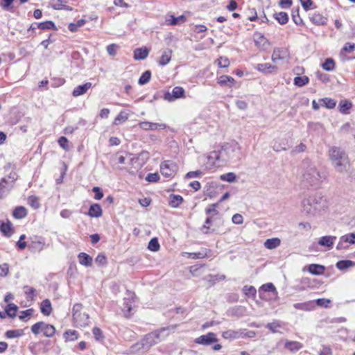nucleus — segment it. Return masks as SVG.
Wrapping results in <instances>:
<instances>
[{
    "mask_svg": "<svg viewBox=\"0 0 355 355\" xmlns=\"http://www.w3.org/2000/svg\"><path fill=\"white\" fill-rule=\"evenodd\" d=\"M18 175L16 172L11 171L9 175L3 177L0 180V199L6 197L14 187Z\"/></svg>",
    "mask_w": 355,
    "mask_h": 355,
    "instance_id": "4",
    "label": "nucleus"
},
{
    "mask_svg": "<svg viewBox=\"0 0 355 355\" xmlns=\"http://www.w3.org/2000/svg\"><path fill=\"white\" fill-rule=\"evenodd\" d=\"M63 337L66 342L74 341L78 338V333L76 330L69 329L63 334Z\"/></svg>",
    "mask_w": 355,
    "mask_h": 355,
    "instance_id": "28",
    "label": "nucleus"
},
{
    "mask_svg": "<svg viewBox=\"0 0 355 355\" xmlns=\"http://www.w3.org/2000/svg\"><path fill=\"white\" fill-rule=\"evenodd\" d=\"M322 105L327 109H333L336 105V101L329 98H324L321 99Z\"/></svg>",
    "mask_w": 355,
    "mask_h": 355,
    "instance_id": "44",
    "label": "nucleus"
},
{
    "mask_svg": "<svg viewBox=\"0 0 355 355\" xmlns=\"http://www.w3.org/2000/svg\"><path fill=\"white\" fill-rule=\"evenodd\" d=\"M22 335H23V331L21 329L8 330L6 332V336L8 338H17Z\"/></svg>",
    "mask_w": 355,
    "mask_h": 355,
    "instance_id": "49",
    "label": "nucleus"
},
{
    "mask_svg": "<svg viewBox=\"0 0 355 355\" xmlns=\"http://www.w3.org/2000/svg\"><path fill=\"white\" fill-rule=\"evenodd\" d=\"M352 108V103L347 99L341 100L338 104V110L343 114H348Z\"/></svg>",
    "mask_w": 355,
    "mask_h": 355,
    "instance_id": "14",
    "label": "nucleus"
},
{
    "mask_svg": "<svg viewBox=\"0 0 355 355\" xmlns=\"http://www.w3.org/2000/svg\"><path fill=\"white\" fill-rule=\"evenodd\" d=\"M232 222L236 225H241L243 223V218L240 214H235L232 216Z\"/></svg>",
    "mask_w": 355,
    "mask_h": 355,
    "instance_id": "61",
    "label": "nucleus"
},
{
    "mask_svg": "<svg viewBox=\"0 0 355 355\" xmlns=\"http://www.w3.org/2000/svg\"><path fill=\"white\" fill-rule=\"evenodd\" d=\"M128 119V115L123 112H121L115 118L114 121V125L121 124L125 121H126Z\"/></svg>",
    "mask_w": 355,
    "mask_h": 355,
    "instance_id": "50",
    "label": "nucleus"
},
{
    "mask_svg": "<svg viewBox=\"0 0 355 355\" xmlns=\"http://www.w3.org/2000/svg\"><path fill=\"white\" fill-rule=\"evenodd\" d=\"M293 306L295 309L302 310L304 311H310L315 309V303L313 301L295 303L293 304Z\"/></svg>",
    "mask_w": 355,
    "mask_h": 355,
    "instance_id": "16",
    "label": "nucleus"
},
{
    "mask_svg": "<svg viewBox=\"0 0 355 355\" xmlns=\"http://www.w3.org/2000/svg\"><path fill=\"white\" fill-rule=\"evenodd\" d=\"M31 331L35 335L42 333L45 337L51 338L55 334V328L52 324L40 321L32 325Z\"/></svg>",
    "mask_w": 355,
    "mask_h": 355,
    "instance_id": "6",
    "label": "nucleus"
},
{
    "mask_svg": "<svg viewBox=\"0 0 355 355\" xmlns=\"http://www.w3.org/2000/svg\"><path fill=\"white\" fill-rule=\"evenodd\" d=\"M274 17L282 24H286L288 21V16L285 12H279L274 15Z\"/></svg>",
    "mask_w": 355,
    "mask_h": 355,
    "instance_id": "37",
    "label": "nucleus"
},
{
    "mask_svg": "<svg viewBox=\"0 0 355 355\" xmlns=\"http://www.w3.org/2000/svg\"><path fill=\"white\" fill-rule=\"evenodd\" d=\"M266 328H268L272 333H278L279 328L282 327V322L279 320H274L272 322L268 323L266 324Z\"/></svg>",
    "mask_w": 355,
    "mask_h": 355,
    "instance_id": "36",
    "label": "nucleus"
},
{
    "mask_svg": "<svg viewBox=\"0 0 355 355\" xmlns=\"http://www.w3.org/2000/svg\"><path fill=\"white\" fill-rule=\"evenodd\" d=\"M326 207V199L320 194L309 196L302 201V211L309 216H316Z\"/></svg>",
    "mask_w": 355,
    "mask_h": 355,
    "instance_id": "2",
    "label": "nucleus"
},
{
    "mask_svg": "<svg viewBox=\"0 0 355 355\" xmlns=\"http://www.w3.org/2000/svg\"><path fill=\"white\" fill-rule=\"evenodd\" d=\"M146 343L141 340L139 342L132 345L130 349L133 353H144L149 350V348L147 347H146Z\"/></svg>",
    "mask_w": 355,
    "mask_h": 355,
    "instance_id": "20",
    "label": "nucleus"
},
{
    "mask_svg": "<svg viewBox=\"0 0 355 355\" xmlns=\"http://www.w3.org/2000/svg\"><path fill=\"white\" fill-rule=\"evenodd\" d=\"M95 262L98 265L103 266L107 263V259L103 254H100L96 257Z\"/></svg>",
    "mask_w": 355,
    "mask_h": 355,
    "instance_id": "58",
    "label": "nucleus"
},
{
    "mask_svg": "<svg viewBox=\"0 0 355 355\" xmlns=\"http://www.w3.org/2000/svg\"><path fill=\"white\" fill-rule=\"evenodd\" d=\"M220 179L223 181H226L228 182H234L236 180V175L234 173L229 172V173L221 175L220 176Z\"/></svg>",
    "mask_w": 355,
    "mask_h": 355,
    "instance_id": "45",
    "label": "nucleus"
},
{
    "mask_svg": "<svg viewBox=\"0 0 355 355\" xmlns=\"http://www.w3.org/2000/svg\"><path fill=\"white\" fill-rule=\"evenodd\" d=\"M159 243L157 238H153L148 243V248L152 252H157L159 249Z\"/></svg>",
    "mask_w": 355,
    "mask_h": 355,
    "instance_id": "43",
    "label": "nucleus"
},
{
    "mask_svg": "<svg viewBox=\"0 0 355 355\" xmlns=\"http://www.w3.org/2000/svg\"><path fill=\"white\" fill-rule=\"evenodd\" d=\"M184 96V89L182 87H175L172 93L167 92L164 95V98L169 102Z\"/></svg>",
    "mask_w": 355,
    "mask_h": 355,
    "instance_id": "11",
    "label": "nucleus"
},
{
    "mask_svg": "<svg viewBox=\"0 0 355 355\" xmlns=\"http://www.w3.org/2000/svg\"><path fill=\"white\" fill-rule=\"evenodd\" d=\"M331 302L329 300L324 298L318 299L315 302H314L315 305L317 304L319 306L327 307L328 304Z\"/></svg>",
    "mask_w": 355,
    "mask_h": 355,
    "instance_id": "60",
    "label": "nucleus"
},
{
    "mask_svg": "<svg viewBox=\"0 0 355 355\" xmlns=\"http://www.w3.org/2000/svg\"><path fill=\"white\" fill-rule=\"evenodd\" d=\"M148 53L147 48H138L134 51V58L136 60H144L148 55Z\"/></svg>",
    "mask_w": 355,
    "mask_h": 355,
    "instance_id": "21",
    "label": "nucleus"
},
{
    "mask_svg": "<svg viewBox=\"0 0 355 355\" xmlns=\"http://www.w3.org/2000/svg\"><path fill=\"white\" fill-rule=\"evenodd\" d=\"M40 311L44 315H49L52 311L51 303L49 300L46 299L41 303Z\"/></svg>",
    "mask_w": 355,
    "mask_h": 355,
    "instance_id": "22",
    "label": "nucleus"
},
{
    "mask_svg": "<svg viewBox=\"0 0 355 355\" xmlns=\"http://www.w3.org/2000/svg\"><path fill=\"white\" fill-rule=\"evenodd\" d=\"M128 297H125L123 299V304L122 307V311L123 313L124 317L126 318H129L132 315V305L134 303L133 300V293H128Z\"/></svg>",
    "mask_w": 355,
    "mask_h": 355,
    "instance_id": "9",
    "label": "nucleus"
},
{
    "mask_svg": "<svg viewBox=\"0 0 355 355\" xmlns=\"http://www.w3.org/2000/svg\"><path fill=\"white\" fill-rule=\"evenodd\" d=\"M256 69L263 73H270L272 71H276L277 67L275 65H272L270 63L258 64Z\"/></svg>",
    "mask_w": 355,
    "mask_h": 355,
    "instance_id": "18",
    "label": "nucleus"
},
{
    "mask_svg": "<svg viewBox=\"0 0 355 355\" xmlns=\"http://www.w3.org/2000/svg\"><path fill=\"white\" fill-rule=\"evenodd\" d=\"M28 204L34 209H38L40 207L39 198L35 196L28 197Z\"/></svg>",
    "mask_w": 355,
    "mask_h": 355,
    "instance_id": "51",
    "label": "nucleus"
},
{
    "mask_svg": "<svg viewBox=\"0 0 355 355\" xmlns=\"http://www.w3.org/2000/svg\"><path fill=\"white\" fill-rule=\"evenodd\" d=\"M37 27L42 30L56 29L54 23L51 21H46L44 22L39 23L37 24Z\"/></svg>",
    "mask_w": 355,
    "mask_h": 355,
    "instance_id": "39",
    "label": "nucleus"
},
{
    "mask_svg": "<svg viewBox=\"0 0 355 355\" xmlns=\"http://www.w3.org/2000/svg\"><path fill=\"white\" fill-rule=\"evenodd\" d=\"M183 202V198L180 195L171 194L169 197V205L171 207L177 208Z\"/></svg>",
    "mask_w": 355,
    "mask_h": 355,
    "instance_id": "25",
    "label": "nucleus"
},
{
    "mask_svg": "<svg viewBox=\"0 0 355 355\" xmlns=\"http://www.w3.org/2000/svg\"><path fill=\"white\" fill-rule=\"evenodd\" d=\"M292 19L294 23L297 25H302L303 24V21L300 16L299 8L293 9L291 13Z\"/></svg>",
    "mask_w": 355,
    "mask_h": 355,
    "instance_id": "46",
    "label": "nucleus"
},
{
    "mask_svg": "<svg viewBox=\"0 0 355 355\" xmlns=\"http://www.w3.org/2000/svg\"><path fill=\"white\" fill-rule=\"evenodd\" d=\"M322 67L325 71H332L335 67V62L332 58H327L324 62L322 64Z\"/></svg>",
    "mask_w": 355,
    "mask_h": 355,
    "instance_id": "40",
    "label": "nucleus"
},
{
    "mask_svg": "<svg viewBox=\"0 0 355 355\" xmlns=\"http://www.w3.org/2000/svg\"><path fill=\"white\" fill-rule=\"evenodd\" d=\"M309 82V78L304 76H297L294 78V84L297 87H302L307 85Z\"/></svg>",
    "mask_w": 355,
    "mask_h": 355,
    "instance_id": "38",
    "label": "nucleus"
},
{
    "mask_svg": "<svg viewBox=\"0 0 355 355\" xmlns=\"http://www.w3.org/2000/svg\"><path fill=\"white\" fill-rule=\"evenodd\" d=\"M171 53H172L171 50H169V49L165 50L163 52V53L160 58V60L159 61V64L162 65V66L167 64L171 59Z\"/></svg>",
    "mask_w": 355,
    "mask_h": 355,
    "instance_id": "34",
    "label": "nucleus"
},
{
    "mask_svg": "<svg viewBox=\"0 0 355 355\" xmlns=\"http://www.w3.org/2000/svg\"><path fill=\"white\" fill-rule=\"evenodd\" d=\"M349 243H347V237L341 236L336 248L338 250L346 249L349 247Z\"/></svg>",
    "mask_w": 355,
    "mask_h": 355,
    "instance_id": "54",
    "label": "nucleus"
},
{
    "mask_svg": "<svg viewBox=\"0 0 355 355\" xmlns=\"http://www.w3.org/2000/svg\"><path fill=\"white\" fill-rule=\"evenodd\" d=\"M306 268H304L303 270H305ZM325 268H307V270L314 275H322L324 272Z\"/></svg>",
    "mask_w": 355,
    "mask_h": 355,
    "instance_id": "53",
    "label": "nucleus"
},
{
    "mask_svg": "<svg viewBox=\"0 0 355 355\" xmlns=\"http://www.w3.org/2000/svg\"><path fill=\"white\" fill-rule=\"evenodd\" d=\"M329 157L331 164L340 173L345 171L349 165L347 155L344 150L339 147H331L329 150Z\"/></svg>",
    "mask_w": 355,
    "mask_h": 355,
    "instance_id": "3",
    "label": "nucleus"
},
{
    "mask_svg": "<svg viewBox=\"0 0 355 355\" xmlns=\"http://www.w3.org/2000/svg\"><path fill=\"white\" fill-rule=\"evenodd\" d=\"M281 243V241L278 238L268 239L264 242V246L267 249H275L278 247Z\"/></svg>",
    "mask_w": 355,
    "mask_h": 355,
    "instance_id": "30",
    "label": "nucleus"
},
{
    "mask_svg": "<svg viewBox=\"0 0 355 355\" xmlns=\"http://www.w3.org/2000/svg\"><path fill=\"white\" fill-rule=\"evenodd\" d=\"M243 291L246 295L254 296L257 293L255 288L252 286H245Z\"/></svg>",
    "mask_w": 355,
    "mask_h": 355,
    "instance_id": "55",
    "label": "nucleus"
},
{
    "mask_svg": "<svg viewBox=\"0 0 355 355\" xmlns=\"http://www.w3.org/2000/svg\"><path fill=\"white\" fill-rule=\"evenodd\" d=\"M23 289H24V292L27 295V297L30 298L31 300H33L36 296L35 289L29 286H24Z\"/></svg>",
    "mask_w": 355,
    "mask_h": 355,
    "instance_id": "42",
    "label": "nucleus"
},
{
    "mask_svg": "<svg viewBox=\"0 0 355 355\" xmlns=\"http://www.w3.org/2000/svg\"><path fill=\"white\" fill-rule=\"evenodd\" d=\"M17 310V306L13 303L8 304L5 308V311L7 314V316L12 318L16 316Z\"/></svg>",
    "mask_w": 355,
    "mask_h": 355,
    "instance_id": "35",
    "label": "nucleus"
},
{
    "mask_svg": "<svg viewBox=\"0 0 355 355\" xmlns=\"http://www.w3.org/2000/svg\"><path fill=\"white\" fill-rule=\"evenodd\" d=\"M177 325H171L166 327L160 328L153 332L146 334L141 340L146 343V347L149 349L156 345L160 340V335L165 331H175Z\"/></svg>",
    "mask_w": 355,
    "mask_h": 355,
    "instance_id": "5",
    "label": "nucleus"
},
{
    "mask_svg": "<svg viewBox=\"0 0 355 355\" xmlns=\"http://www.w3.org/2000/svg\"><path fill=\"white\" fill-rule=\"evenodd\" d=\"M262 291L277 293L276 288L272 283H267L262 285L260 287L259 292L261 293Z\"/></svg>",
    "mask_w": 355,
    "mask_h": 355,
    "instance_id": "48",
    "label": "nucleus"
},
{
    "mask_svg": "<svg viewBox=\"0 0 355 355\" xmlns=\"http://www.w3.org/2000/svg\"><path fill=\"white\" fill-rule=\"evenodd\" d=\"M311 21L316 25H324L327 22V18L319 13H315L311 17Z\"/></svg>",
    "mask_w": 355,
    "mask_h": 355,
    "instance_id": "33",
    "label": "nucleus"
},
{
    "mask_svg": "<svg viewBox=\"0 0 355 355\" xmlns=\"http://www.w3.org/2000/svg\"><path fill=\"white\" fill-rule=\"evenodd\" d=\"M302 178L304 184L318 188L326 180L327 175L318 168L315 163L305 159L302 163Z\"/></svg>",
    "mask_w": 355,
    "mask_h": 355,
    "instance_id": "1",
    "label": "nucleus"
},
{
    "mask_svg": "<svg viewBox=\"0 0 355 355\" xmlns=\"http://www.w3.org/2000/svg\"><path fill=\"white\" fill-rule=\"evenodd\" d=\"M177 170V164L170 160L164 161L160 165V171L166 178H171L174 176Z\"/></svg>",
    "mask_w": 355,
    "mask_h": 355,
    "instance_id": "8",
    "label": "nucleus"
},
{
    "mask_svg": "<svg viewBox=\"0 0 355 355\" xmlns=\"http://www.w3.org/2000/svg\"><path fill=\"white\" fill-rule=\"evenodd\" d=\"M15 0H2L0 1V7H1L4 10L7 11H13L12 3Z\"/></svg>",
    "mask_w": 355,
    "mask_h": 355,
    "instance_id": "47",
    "label": "nucleus"
},
{
    "mask_svg": "<svg viewBox=\"0 0 355 355\" xmlns=\"http://www.w3.org/2000/svg\"><path fill=\"white\" fill-rule=\"evenodd\" d=\"M103 214L101 207L98 204H92L87 212V215L92 218L101 217Z\"/></svg>",
    "mask_w": 355,
    "mask_h": 355,
    "instance_id": "15",
    "label": "nucleus"
},
{
    "mask_svg": "<svg viewBox=\"0 0 355 355\" xmlns=\"http://www.w3.org/2000/svg\"><path fill=\"white\" fill-rule=\"evenodd\" d=\"M78 261L80 264L89 266L92 265V258L87 254L85 252H80L78 256Z\"/></svg>",
    "mask_w": 355,
    "mask_h": 355,
    "instance_id": "24",
    "label": "nucleus"
},
{
    "mask_svg": "<svg viewBox=\"0 0 355 355\" xmlns=\"http://www.w3.org/2000/svg\"><path fill=\"white\" fill-rule=\"evenodd\" d=\"M83 305L80 303H76L72 308V315L74 322L81 327L88 325L89 317L86 313H81Z\"/></svg>",
    "mask_w": 355,
    "mask_h": 355,
    "instance_id": "7",
    "label": "nucleus"
},
{
    "mask_svg": "<svg viewBox=\"0 0 355 355\" xmlns=\"http://www.w3.org/2000/svg\"><path fill=\"white\" fill-rule=\"evenodd\" d=\"M218 64L220 67L225 68L230 65V60L227 58L220 57L218 59Z\"/></svg>",
    "mask_w": 355,
    "mask_h": 355,
    "instance_id": "57",
    "label": "nucleus"
},
{
    "mask_svg": "<svg viewBox=\"0 0 355 355\" xmlns=\"http://www.w3.org/2000/svg\"><path fill=\"white\" fill-rule=\"evenodd\" d=\"M218 83L221 86H228L230 87L234 83V79L232 76L224 75L219 78Z\"/></svg>",
    "mask_w": 355,
    "mask_h": 355,
    "instance_id": "31",
    "label": "nucleus"
},
{
    "mask_svg": "<svg viewBox=\"0 0 355 355\" xmlns=\"http://www.w3.org/2000/svg\"><path fill=\"white\" fill-rule=\"evenodd\" d=\"M241 335H242V333H241L240 331H234V330H232V329L225 331L223 332V334H222L223 337L225 339H236V338L242 337Z\"/></svg>",
    "mask_w": 355,
    "mask_h": 355,
    "instance_id": "27",
    "label": "nucleus"
},
{
    "mask_svg": "<svg viewBox=\"0 0 355 355\" xmlns=\"http://www.w3.org/2000/svg\"><path fill=\"white\" fill-rule=\"evenodd\" d=\"M119 46L116 44H112L107 46V52L111 56H115L117 53V51Z\"/></svg>",
    "mask_w": 355,
    "mask_h": 355,
    "instance_id": "52",
    "label": "nucleus"
},
{
    "mask_svg": "<svg viewBox=\"0 0 355 355\" xmlns=\"http://www.w3.org/2000/svg\"><path fill=\"white\" fill-rule=\"evenodd\" d=\"M58 144L63 149L67 150L68 148V139L67 137L62 136L58 139Z\"/></svg>",
    "mask_w": 355,
    "mask_h": 355,
    "instance_id": "62",
    "label": "nucleus"
},
{
    "mask_svg": "<svg viewBox=\"0 0 355 355\" xmlns=\"http://www.w3.org/2000/svg\"><path fill=\"white\" fill-rule=\"evenodd\" d=\"M33 309H28L25 311H22L21 312V314L19 315V318L21 320H25V318L31 316L33 314Z\"/></svg>",
    "mask_w": 355,
    "mask_h": 355,
    "instance_id": "59",
    "label": "nucleus"
},
{
    "mask_svg": "<svg viewBox=\"0 0 355 355\" xmlns=\"http://www.w3.org/2000/svg\"><path fill=\"white\" fill-rule=\"evenodd\" d=\"M12 215L15 218L21 219L26 216L27 210L24 207L19 206L14 209Z\"/></svg>",
    "mask_w": 355,
    "mask_h": 355,
    "instance_id": "29",
    "label": "nucleus"
},
{
    "mask_svg": "<svg viewBox=\"0 0 355 355\" xmlns=\"http://www.w3.org/2000/svg\"><path fill=\"white\" fill-rule=\"evenodd\" d=\"M186 17L184 15H180L179 17H175L173 15L168 16V18L166 19V24L167 25H177L185 22Z\"/></svg>",
    "mask_w": 355,
    "mask_h": 355,
    "instance_id": "19",
    "label": "nucleus"
},
{
    "mask_svg": "<svg viewBox=\"0 0 355 355\" xmlns=\"http://www.w3.org/2000/svg\"><path fill=\"white\" fill-rule=\"evenodd\" d=\"M91 87H92V83L89 82L86 83L81 85H78L73 89V91L72 92V95L73 96L76 97V96H79L80 95L85 94L87 92V90L89 88H91Z\"/></svg>",
    "mask_w": 355,
    "mask_h": 355,
    "instance_id": "17",
    "label": "nucleus"
},
{
    "mask_svg": "<svg viewBox=\"0 0 355 355\" xmlns=\"http://www.w3.org/2000/svg\"><path fill=\"white\" fill-rule=\"evenodd\" d=\"M288 57V54L286 50L280 48H276L274 49L271 60L273 62H277L278 60H284Z\"/></svg>",
    "mask_w": 355,
    "mask_h": 355,
    "instance_id": "13",
    "label": "nucleus"
},
{
    "mask_svg": "<svg viewBox=\"0 0 355 355\" xmlns=\"http://www.w3.org/2000/svg\"><path fill=\"white\" fill-rule=\"evenodd\" d=\"M139 126L144 130H155L157 129L164 130L166 128V125L164 123H152L149 121L140 122Z\"/></svg>",
    "mask_w": 355,
    "mask_h": 355,
    "instance_id": "12",
    "label": "nucleus"
},
{
    "mask_svg": "<svg viewBox=\"0 0 355 355\" xmlns=\"http://www.w3.org/2000/svg\"><path fill=\"white\" fill-rule=\"evenodd\" d=\"M0 230L6 236H10L13 234L12 232V223L10 221L2 223L0 226Z\"/></svg>",
    "mask_w": 355,
    "mask_h": 355,
    "instance_id": "32",
    "label": "nucleus"
},
{
    "mask_svg": "<svg viewBox=\"0 0 355 355\" xmlns=\"http://www.w3.org/2000/svg\"><path fill=\"white\" fill-rule=\"evenodd\" d=\"M159 175L157 173H148L146 177V180L149 182H156L159 180Z\"/></svg>",
    "mask_w": 355,
    "mask_h": 355,
    "instance_id": "56",
    "label": "nucleus"
},
{
    "mask_svg": "<svg viewBox=\"0 0 355 355\" xmlns=\"http://www.w3.org/2000/svg\"><path fill=\"white\" fill-rule=\"evenodd\" d=\"M92 191L95 193L94 198L96 200H101L103 197V193L99 187H94Z\"/></svg>",
    "mask_w": 355,
    "mask_h": 355,
    "instance_id": "63",
    "label": "nucleus"
},
{
    "mask_svg": "<svg viewBox=\"0 0 355 355\" xmlns=\"http://www.w3.org/2000/svg\"><path fill=\"white\" fill-rule=\"evenodd\" d=\"M302 343L297 341H286L285 343V347L291 352H296L302 348Z\"/></svg>",
    "mask_w": 355,
    "mask_h": 355,
    "instance_id": "23",
    "label": "nucleus"
},
{
    "mask_svg": "<svg viewBox=\"0 0 355 355\" xmlns=\"http://www.w3.org/2000/svg\"><path fill=\"white\" fill-rule=\"evenodd\" d=\"M218 339L216 335L213 332H209L205 335H202L195 339V343L202 345H209L216 343Z\"/></svg>",
    "mask_w": 355,
    "mask_h": 355,
    "instance_id": "10",
    "label": "nucleus"
},
{
    "mask_svg": "<svg viewBox=\"0 0 355 355\" xmlns=\"http://www.w3.org/2000/svg\"><path fill=\"white\" fill-rule=\"evenodd\" d=\"M355 50V44L347 42L342 49L343 51L351 53Z\"/></svg>",
    "mask_w": 355,
    "mask_h": 355,
    "instance_id": "64",
    "label": "nucleus"
},
{
    "mask_svg": "<svg viewBox=\"0 0 355 355\" xmlns=\"http://www.w3.org/2000/svg\"><path fill=\"white\" fill-rule=\"evenodd\" d=\"M336 239L335 236H324L320 239L318 243L322 246L331 248L334 244V241Z\"/></svg>",
    "mask_w": 355,
    "mask_h": 355,
    "instance_id": "26",
    "label": "nucleus"
},
{
    "mask_svg": "<svg viewBox=\"0 0 355 355\" xmlns=\"http://www.w3.org/2000/svg\"><path fill=\"white\" fill-rule=\"evenodd\" d=\"M151 77V72L148 70L144 72L139 78L138 83L141 85L148 83Z\"/></svg>",
    "mask_w": 355,
    "mask_h": 355,
    "instance_id": "41",
    "label": "nucleus"
}]
</instances>
